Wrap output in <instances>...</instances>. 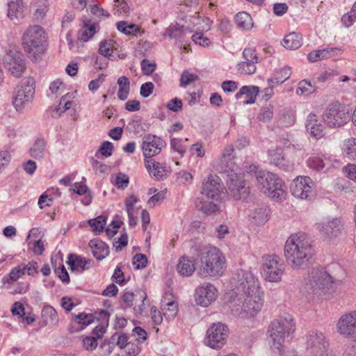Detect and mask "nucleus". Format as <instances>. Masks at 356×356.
I'll return each mask as SVG.
<instances>
[{
  "mask_svg": "<svg viewBox=\"0 0 356 356\" xmlns=\"http://www.w3.org/2000/svg\"><path fill=\"white\" fill-rule=\"evenodd\" d=\"M195 270V264L192 260L187 257H181L177 266V272L182 276H190Z\"/></svg>",
  "mask_w": 356,
  "mask_h": 356,
  "instance_id": "c85d7f7f",
  "label": "nucleus"
},
{
  "mask_svg": "<svg viewBox=\"0 0 356 356\" xmlns=\"http://www.w3.org/2000/svg\"><path fill=\"white\" fill-rule=\"evenodd\" d=\"M291 75V70L289 67H284L277 71L274 76L268 80L271 84L279 85L287 80Z\"/></svg>",
  "mask_w": 356,
  "mask_h": 356,
  "instance_id": "58836bf2",
  "label": "nucleus"
},
{
  "mask_svg": "<svg viewBox=\"0 0 356 356\" xmlns=\"http://www.w3.org/2000/svg\"><path fill=\"white\" fill-rule=\"evenodd\" d=\"M333 277L323 268H313L305 280V289L310 295L321 296L330 293Z\"/></svg>",
  "mask_w": 356,
  "mask_h": 356,
  "instance_id": "0eeeda50",
  "label": "nucleus"
},
{
  "mask_svg": "<svg viewBox=\"0 0 356 356\" xmlns=\"http://www.w3.org/2000/svg\"><path fill=\"white\" fill-rule=\"evenodd\" d=\"M268 156V160L271 164L279 167L283 170L289 171L292 167L290 163L286 159L284 150L281 147H272L269 149Z\"/></svg>",
  "mask_w": 356,
  "mask_h": 356,
  "instance_id": "412c9836",
  "label": "nucleus"
},
{
  "mask_svg": "<svg viewBox=\"0 0 356 356\" xmlns=\"http://www.w3.org/2000/svg\"><path fill=\"white\" fill-rule=\"evenodd\" d=\"M263 261L266 280L269 282H280L284 271V264L282 259L277 255L270 254L264 257Z\"/></svg>",
  "mask_w": 356,
  "mask_h": 356,
  "instance_id": "ddd939ff",
  "label": "nucleus"
},
{
  "mask_svg": "<svg viewBox=\"0 0 356 356\" xmlns=\"http://www.w3.org/2000/svg\"><path fill=\"white\" fill-rule=\"evenodd\" d=\"M93 256L98 260L105 258L109 253L108 246L103 241L92 240L89 243Z\"/></svg>",
  "mask_w": 356,
  "mask_h": 356,
  "instance_id": "a878e982",
  "label": "nucleus"
},
{
  "mask_svg": "<svg viewBox=\"0 0 356 356\" xmlns=\"http://www.w3.org/2000/svg\"><path fill=\"white\" fill-rule=\"evenodd\" d=\"M24 268L22 265H19L11 270L9 273L10 279L13 281H16L24 274Z\"/></svg>",
  "mask_w": 356,
  "mask_h": 356,
  "instance_id": "0e129e2a",
  "label": "nucleus"
},
{
  "mask_svg": "<svg viewBox=\"0 0 356 356\" xmlns=\"http://www.w3.org/2000/svg\"><path fill=\"white\" fill-rule=\"evenodd\" d=\"M218 296L216 288L210 283H204L195 290V301L198 305L208 307Z\"/></svg>",
  "mask_w": 356,
  "mask_h": 356,
  "instance_id": "aec40b11",
  "label": "nucleus"
},
{
  "mask_svg": "<svg viewBox=\"0 0 356 356\" xmlns=\"http://www.w3.org/2000/svg\"><path fill=\"white\" fill-rule=\"evenodd\" d=\"M258 188L268 197L278 200L285 198L284 183L275 174L266 170L255 172Z\"/></svg>",
  "mask_w": 356,
  "mask_h": 356,
  "instance_id": "6e6552de",
  "label": "nucleus"
},
{
  "mask_svg": "<svg viewBox=\"0 0 356 356\" xmlns=\"http://www.w3.org/2000/svg\"><path fill=\"white\" fill-rule=\"evenodd\" d=\"M35 83L33 77H27L16 88L13 103L17 111H22L26 104L31 102L35 93Z\"/></svg>",
  "mask_w": 356,
  "mask_h": 356,
  "instance_id": "f8f14e48",
  "label": "nucleus"
},
{
  "mask_svg": "<svg viewBox=\"0 0 356 356\" xmlns=\"http://www.w3.org/2000/svg\"><path fill=\"white\" fill-rule=\"evenodd\" d=\"M165 146V141L156 135L147 134L143 138L142 150L145 159L159 154Z\"/></svg>",
  "mask_w": 356,
  "mask_h": 356,
  "instance_id": "a211bd4d",
  "label": "nucleus"
},
{
  "mask_svg": "<svg viewBox=\"0 0 356 356\" xmlns=\"http://www.w3.org/2000/svg\"><path fill=\"white\" fill-rule=\"evenodd\" d=\"M170 146L171 148L173 149L175 151L177 152L179 154H180L181 156L184 154L186 152V149L182 145V140L172 138L170 140Z\"/></svg>",
  "mask_w": 356,
  "mask_h": 356,
  "instance_id": "4d7b16f0",
  "label": "nucleus"
},
{
  "mask_svg": "<svg viewBox=\"0 0 356 356\" xmlns=\"http://www.w3.org/2000/svg\"><path fill=\"white\" fill-rule=\"evenodd\" d=\"M197 79V76L189 73L188 71H184L180 78L181 86H186Z\"/></svg>",
  "mask_w": 356,
  "mask_h": 356,
  "instance_id": "864d4df0",
  "label": "nucleus"
},
{
  "mask_svg": "<svg viewBox=\"0 0 356 356\" xmlns=\"http://www.w3.org/2000/svg\"><path fill=\"white\" fill-rule=\"evenodd\" d=\"M113 145L112 143L109 141H104L100 148L99 149V152L104 156H110L112 154Z\"/></svg>",
  "mask_w": 356,
  "mask_h": 356,
  "instance_id": "e2e57ef3",
  "label": "nucleus"
},
{
  "mask_svg": "<svg viewBox=\"0 0 356 356\" xmlns=\"http://www.w3.org/2000/svg\"><path fill=\"white\" fill-rule=\"evenodd\" d=\"M337 49L326 48L323 49L314 50L309 52L307 55V58L311 62H316L321 60L330 58L334 55Z\"/></svg>",
  "mask_w": 356,
  "mask_h": 356,
  "instance_id": "2f4dec72",
  "label": "nucleus"
},
{
  "mask_svg": "<svg viewBox=\"0 0 356 356\" xmlns=\"http://www.w3.org/2000/svg\"><path fill=\"white\" fill-rule=\"evenodd\" d=\"M42 316L46 325H56L59 321L56 310L50 305H46L43 307L42 310Z\"/></svg>",
  "mask_w": 356,
  "mask_h": 356,
  "instance_id": "72a5a7b5",
  "label": "nucleus"
},
{
  "mask_svg": "<svg viewBox=\"0 0 356 356\" xmlns=\"http://www.w3.org/2000/svg\"><path fill=\"white\" fill-rule=\"evenodd\" d=\"M273 116V106L271 105H268L261 108L258 118L263 122H268L272 119Z\"/></svg>",
  "mask_w": 356,
  "mask_h": 356,
  "instance_id": "3c124183",
  "label": "nucleus"
},
{
  "mask_svg": "<svg viewBox=\"0 0 356 356\" xmlns=\"http://www.w3.org/2000/svg\"><path fill=\"white\" fill-rule=\"evenodd\" d=\"M252 222L261 225L265 224L269 218V209L265 204H259L253 207L248 213Z\"/></svg>",
  "mask_w": 356,
  "mask_h": 356,
  "instance_id": "4be33fe9",
  "label": "nucleus"
},
{
  "mask_svg": "<svg viewBox=\"0 0 356 356\" xmlns=\"http://www.w3.org/2000/svg\"><path fill=\"white\" fill-rule=\"evenodd\" d=\"M237 26L243 30H250L253 26L251 16L246 12H239L235 17Z\"/></svg>",
  "mask_w": 356,
  "mask_h": 356,
  "instance_id": "473e14b6",
  "label": "nucleus"
},
{
  "mask_svg": "<svg viewBox=\"0 0 356 356\" xmlns=\"http://www.w3.org/2000/svg\"><path fill=\"white\" fill-rule=\"evenodd\" d=\"M337 332L346 338L353 337L356 334V310H352L341 315L337 321Z\"/></svg>",
  "mask_w": 356,
  "mask_h": 356,
  "instance_id": "dca6fc26",
  "label": "nucleus"
},
{
  "mask_svg": "<svg viewBox=\"0 0 356 356\" xmlns=\"http://www.w3.org/2000/svg\"><path fill=\"white\" fill-rule=\"evenodd\" d=\"M328 164V161L319 155L312 156L307 160V165L316 171H325Z\"/></svg>",
  "mask_w": 356,
  "mask_h": 356,
  "instance_id": "f704fd0d",
  "label": "nucleus"
},
{
  "mask_svg": "<svg viewBox=\"0 0 356 356\" xmlns=\"http://www.w3.org/2000/svg\"><path fill=\"white\" fill-rule=\"evenodd\" d=\"M343 225L340 218L326 219L317 224L320 236L326 241L337 238L341 233Z\"/></svg>",
  "mask_w": 356,
  "mask_h": 356,
  "instance_id": "2eb2a0df",
  "label": "nucleus"
},
{
  "mask_svg": "<svg viewBox=\"0 0 356 356\" xmlns=\"http://www.w3.org/2000/svg\"><path fill=\"white\" fill-rule=\"evenodd\" d=\"M162 311L163 315L167 321L174 318L178 312L177 304L174 301H169L165 302L162 300Z\"/></svg>",
  "mask_w": 356,
  "mask_h": 356,
  "instance_id": "e433bc0d",
  "label": "nucleus"
},
{
  "mask_svg": "<svg viewBox=\"0 0 356 356\" xmlns=\"http://www.w3.org/2000/svg\"><path fill=\"white\" fill-rule=\"evenodd\" d=\"M259 92V88L257 86H243L238 92L236 94V98L239 99L243 95H246L247 99L243 101L244 104H253L255 102L256 97Z\"/></svg>",
  "mask_w": 356,
  "mask_h": 356,
  "instance_id": "cd10ccee",
  "label": "nucleus"
},
{
  "mask_svg": "<svg viewBox=\"0 0 356 356\" xmlns=\"http://www.w3.org/2000/svg\"><path fill=\"white\" fill-rule=\"evenodd\" d=\"M324 122L330 127H340L349 120V113L346 106L339 103L329 104L323 113Z\"/></svg>",
  "mask_w": 356,
  "mask_h": 356,
  "instance_id": "9b49d317",
  "label": "nucleus"
},
{
  "mask_svg": "<svg viewBox=\"0 0 356 356\" xmlns=\"http://www.w3.org/2000/svg\"><path fill=\"white\" fill-rule=\"evenodd\" d=\"M302 38L301 35L296 33H291L287 35L282 40V46L290 50L297 49L301 47Z\"/></svg>",
  "mask_w": 356,
  "mask_h": 356,
  "instance_id": "7c9ffc66",
  "label": "nucleus"
},
{
  "mask_svg": "<svg viewBox=\"0 0 356 356\" xmlns=\"http://www.w3.org/2000/svg\"><path fill=\"white\" fill-rule=\"evenodd\" d=\"M47 150V142L42 138H37L29 149V155L36 160L44 158Z\"/></svg>",
  "mask_w": 356,
  "mask_h": 356,
  "instance_id": "b1692460",
  "label": "nucleus"
},
{
  "mask_svg": "<svg viewBox=\"0 0 356 356\" xmlns=\"http://www.w3.org/2000/svg\"><path fill=\"white\" fill-rule=\"evenodd\" d=\"M75 321L83 326H87L94 322L95 317L91 314L82 312L75 316Z\"/></svg>",
  "mask_w": 356,
  "mask_h": 356,
  "instance_id": "8fccbe9b",
  "label": "nucleus"
},
{
  "mask_svg": "<svg viewBox=\"0 0 356 356\" xmlns=\"http://www.w3.org/2000/svg\"><path fill=\"white\" fill-rule=\"evenodd\" d=\"M343 151L350 160H356V138H349L343 141Z\"/></svg>",
  "mask_w": 356,
  "mask_h": 356,
  "instance_id": "4c0bfd02",
  "label": "nucleus"
},
{
  "mask_svg": "<svg viewBox=\"0 0 356 356\" xmlns=\"http://www.w3.org/2000/svg\"><path fill=\"white\" fill-rule=\"evenodd\" d=\"M234 148L232 145H227L219 159L218 170L227 173V193L236 200L248 201L250 190L247 181L236 173L238 170L234 159Z\"/></svg>",
  "mask_w": 356,
  "mask_h": 356,
  "instance_id": "f03ea898",
  "label": "nucleus"
},
{
  "mask_svg": "<svg viewBox=\"0 0 356 356\" xmlns=\"http://www.w3.org/2000/svg\"><path fill=\"white\" fill-rule=\"evenodd\" d=\"M109 343L116 344L121 349H123L127 343V337L124 334L115 333L112 335L109 340Z\"/></svg>",
  "mask_w": 356,
  "mask_h": 356,
  "instance_id": "09e8293b",
  "label": "nucleus"
},
{
  "mask_svg": "<svg viewBox=\"0 0 356 356\" xmlns=\"http://www.w3.org/2000/svg\"><path fill=\"white\" fill-rule=\"evenodd\" d=\"M227 334V326L220 323H213L207 332V345L212 348H221L226 343Z\"/></svg>",
  "mask_w": 356,
  "mask_h": 356,
  "instance_id": "4468645a",
  "label": "nucleus"
},
{
  "mask_svg": "<svg viewBox=\"0 0 356 356\" xmlns=\"http://www.w3.org/2000/svg\"><path fill=\"white\" fill-rule=\"evenodd\" d=\"M284 256L293 270H303L312 263L314 249L308 236L304 233L291 234L286 241Z\"/></svg>",
  "mask_w": 356,
  "mask_h": 356,
  "instance_id": "7ed1b4c3",
  "label": "nucleus"
},
{
  "mask_svg": "<svg viewBox=\"0 0 356 356\" xmlns=\"http://www.w3.org/2000/svg\"><path fill=\"white\" fill-rule=\"evenodd\" d=\"M344 356H356V340H353L346 344Z\"/></svg>",
  "mask_w": 356,
  "mask_h": 356,
  "instance_id": "774afa93",
  "label": "nucleus"
},
{
  "mask_svg": "<svg viewBox=\"0 0 356 356\" xmlns=\"http://www.w3.org/2000/svg\"><path fill=\"white\" fill-rule=\"evenodd\" d=\"M113 51V41L104 40L100 42L99 53L104 57L111 59Z\"/></svg>",
  "mask_w": 356,
  "mask_h": 356,
  "instance_id": "a18cd8bd",
  "label": "nucleus"
},
{
  "mask_svg": "<svg viewBox=\"0 0 356 356\" xmlns=\"http://www.w3.org/2000/svg\"><path fill=\"white\" fill-rule=\"evenodd\" d=\"M164 194L163 193H157L149 199L147 201V205L149 207H154L157 204L161 203L164 200Z\"/></svg>",
  "mask_w": 356,
  "mask_h": 356,
  "instance_id": "69168bd1",
  "label": "nucleus"
},
{
  "mask_svg": "<svg viewBox=\"0 0 356 356\" xmlns=\"http://www.w3.org/2000/svg\"><path fill=\"white\" fill-rule=\"evenodd\" d=\"M65 88V84L60 79L54 81L49 86V90L55 95L60 94L64 91Z\"/></svg>",
  "mask_w": 356,
  "mask_h": 356,
  "instance_id": "6e6d98bb",
  "label": "nucleus"
},
{
  "mask_svg": "<svg viewBox=\"0 0 356 356\" xmlns=\"http://www.w3.org/2000/svg\"><path fill=\"white\" fill-rule=\"evenodd\" d=\"M256 65L247 61H241L236 65V71L238 73L243 75L253 74L256 71Z\"/></svg>",
  "mask_w": 356,
  "mask_h": 356,
  "instance_id": "79ce46f5",
  "label": "nucleus"
},
{
  "mask_svg": "<svg viewBox=\"0 0 356 356\" xmlns=\"http://www.w3.org/2000/svg\"><path fill=\"white\" fill-rule=\"evenodd\" d=\"M295 323L292 315L285 314L274 320L269 325L268 332L272 341V349L281 355L284 352L285 338L295 330Z\"/></svg>",
  "mask_w": 356,
  "mask_h": 356,
  "instance_id": "423d86ee",
  "label": "nucleus"
},
{
  "mask_svg": "<svg viewBox=\"0 0 356 356\" xmlns=\"http://www.w3.org/2000/svg\"><path fill=\"white\" fill-rule=\"evenodd\" d=\"M154 86L152 82H147L142 84L140 90V94L143 97H148L152 95Z\"/></svg>",
  "mask_w": 356,
  "mask_h": 356,
  "instance_id": "bf43d9fd",
  "label": "nucleus"
},
{
  "mask_svg": "<svg viewBox=\"0 0 356 356\" xmlns=\"http://www.w3.org/2000/svg\"><path fill=\"white\" fill-rule=\"evenodd\" d=\"M343 171L346 173L347 177L356 182V165L348 164L343 168Z\"/></svg>",
  "mask_w": 356,
  "mask_h": 356,
  "instance_id": "338daca9",
  "label": "nucleus"
},
{
  "mask_svg": "<svg viewBox=\"0 0 356 356\" xmlns=\"http://www.w3.org/2000/svg\"><path fill=\"white\" fill-rule=\"evenodd\" d=\"M8 6L7 15L11 20L23 17L24 5L22 0L11 1Z\"/></svg>",
  "mask_w": 356,
  "mask_h": 356,
  "instance_id": "c756f323",
  "label": "nucleus"
},
{
  "mask_svg": "<svg viewBox=\"0 0 356 356\" xmlns=\"http://www.w3.org/2000/svg\"><path fill=\"white\" fill-rule=\"evenodd\" d=\"M117 83L119 86L118 97L120 100L124 101L127 99L129 93V79L125 76H122L118 79Z\"/></svg>",
  "mask_w": 356,
  "mask_h": 356,
  "instance_id": "c9c22d12",
  "label": "nucleus"
},
{
  "mask_svg": "<svg viewBox=\"0 0 356 356\" xmlns=\"http://www.w3.org/2000/svg\"><path fill=\"white\" fill-rule=\"evenodd\" d=\"M83 345L87 350H93L97 346V341L95 337H87L83 339Z\"/></svg>",
  "mask_w": 356,
  "mask_h": 356,
  "instance_id": "052dcab7",
  "label": "nucleus"
},
{
  "mask_svg": "<svg viewBox=\"0 0 356 356\" xmlns=\"http://www.w3.org/2000/svg\"><path fill=\"white\" fill-rule=\"evenodd\" d=\"M224 189L218 176L210 175L207 177L202 184V197L196 203L197 208L206 214H211L218 211Z\"/></svg>",
  "mask_w": 356,
  "mask_h": 356,
  "instance_id": "39448f33",
  "label": "nucleus"
},
{
  "mask_svg": "<svg viewBox=\"0 0 356 356\" xmlns=\"http://www.w3.org/2000/svg\"><path fill=\"white\" fill-rule=\"evenodd\" d=\"M5 67L15 77L22 76L25 69L23 55L15 49L9 50L3 58Z\"/></svg>",
  "mask_w": 356,
  "mask_h": 356,
  "instance_id": "f3484780",
  "label": "nucleus"
},
{
  "mask_svg": "<svg viewBox=\"0 0 356 356\" xmlns=\"http://www.w3.org/2000/svg\"><path fill=\"white\" fill-rule=\"evenodd\" d=\"M129 182V178L127 175L122 172H119L116 175L115 185L119 188L124 189L127 187Z\"/></svg>",
  "mask_w": 356,
  "mask_h": 356,
  "instance_id": "5fc2aeb1",
  "label": "nucleus"
},
{
  "mask_svg": "<svg viewBox=\"0 0 356 356\" xmlns=\"http://www.w3.org/2000/svg\"><path fill=\"white\" fill-rule=\"evenodd\" d=\"M356 20V14L350 10L349 13L343 15L341 17V22L346 27H350Z\"/></svg>",
  "mask_w": 356,
  "mask_h": 356,
  "instance_id": "13d9d810",
  "label": "nucleus"
},
{
  "mask_svg": "<svg viewBox=\"0 0 356 356\" xmlns=\"http://www.w3.org/2000/svg\"><path fill=\"white\" fill-rule=\"evenodd\" d=\"M233 286L227 301L232 314L243 318L254 317L264 305V292L258 279L251 273L241 270L231 280Z\"/></svg>",
  "mask_w": 356,
  "mask_h": 356,
  "instance_id": "f257e3e1",
  "label": "nucleus"
},
{
  "mask_svg": "<svg viewBox=\"0 0 356 356\" xmlns=\"http://www.w3.org/2000/svg\"><path fill=\"white\" fill-rule=\"evenodd\" d=\"M123 349L124 350L119 354L120 356H136L140 351L138 344L131 342L128 343Z\"/></svg>",
  "mask_w": 356,
  "mask_h": 356,
  "instance_id": "49530a36",
  "label": "nucleus"
},
{
  "mask_svg": "<svg viewBox=\"0 0 356 356\" xmlns=\"http://www.w3.org/2000/svg\"><path fill=\"white\" fill-rule=\"evenodd\" d=\"M313 185L314 182L310 177H297L291 184V193L297 198L307 199L312 195Z\"/></svg>",
  "mask_w": 356,
  "mask_h": 356,
  "instance_id": "6ab92c4d",
  "label": "nucleus"
},
{
  "mask_svg": "<svg viewBox=\"0 0 356 356\" xmlns=\"http://www.w3.org/2000/svg\"><path fill=\"white\" fill-rule=\"evenodd\" d=\"M316 90L315 86L312 85L310 81L305 79L299 82L296 93L300 95H309L315 92Z\"/></svg>",
  "mask_w": 356,
  "mask_h": 356,
  "instance_id": "ea45409f",
  "label": "nucleus"
},
{
  "mask_svg": "<svg viewBox=\"0 0 356 356\" xmlns=\"http://www.w3.org/2000/svg\"><path fill=\"white\" fill-rule=\"evenodd\" d=\"M306 128L310 135L318 139L324 136V126L319 122L316 115L310 113L307 118Z\"/></svg>",
  "mask_w": 356,
  "mask_h": 356,
  "instance_id": "5701e85b",
  "label": "nucleus"
},
{
  "mask_svg": "<svg viewBox=\"0 0 356 356\" xmlns=\"http://www.w3.org/2000/svg\"><path fill=\"white\" fill-rule=\"evenodd\" d=\"M106 223V218L103 215L88 220V224L92 228V231L97 234H99L103 232Z\"/></svg>",
  "mask_w": 356,
  "mask_h": 356,
  "instance_id": "a19ab883",
  "label": "nucleus"
},
{
  "mask_svg": "<svg viewBox=\"0 0 356 356\" xmlns=\"http://www.w3.org/2000/svg\"><path fill=\"white\" fill-rule=\"evenodd\" d=\"M67 264L70 266L72 270L88 269L91 266V260L84 257L71 254L68 257Z\"/></svg>",
  "mask_w": 356,
  "mask_h": 356,
  "instance_id": "bb28decb",
  "label": "nucleus"
},
{
  "mask_svg": "<svg viewBox=\"0 0 356 356\" xmlns=\"http://www.w3.org/2000/svg\"><path fill=\"white\" fill-rule=\"evenodd\" d=\"M330 343L325 334L321 331L312 330L306 335L305 350L308 355L315 356L329 353Z\"/></svg>",
  "mask_w": 356,
  "mask_h": 356,
  "instance_id": "9d476101",
  "label": "nucleus"
},
{
  "mask_svg": "<svg viewBox=\"0 0 356 356\" xmlns=\"http://www.w3.org/2000/svg\"><path fill=\"white\" fill-rule=\"evenodd\" d=\"M141 67L145 74L149 75L155 70L156 64L150 63L147 59H143L141 62Z\"/></svg>",
  "mask_w": 356,
  "mask_h": 356,
  "instance_id": "680f3d73",
  "label": "nucleus"
},
{
  "mask_svg": "<svg viewBox=\"0 0 356 356\" xmlns=\"http://www.w3.org/2000/svg\"><path fill=\"white\" fill-rule=\"evenodd\" d=\"M198 274L202 277L218 278L227 268L225 256L216 247L204 245L200 248Z\"/></svg>",
  "mask_w": 356,
  "mask_h": 356,
  "instance_id": "20e7f679",
  "label": "nucleus"
},
{
  "mask_svg": "<svg viewBox=\"0 0 356 356\" xmlns=\"http://www.w3.org/2000/svg\"><path fill=\"white\" fill-rule=\"evenodd\" d=\"M95 33L96 29L95 24L88 25V24H85L80 31L79 38L83 42H86L91 38Z\"/></svg>",
  "mask_w": 356,
  "mask_h": 356,
  "instance_id": "c03bdc74",
  "label": "nucleus"
},
{
  "mask_svg": "<svg viewBox=\"0 0 356 356\" xmlns=\"http://www.w3.org/2000/svg\"><path fill=\"white\" fill-rule=\"evenodd\" d=\"M45 32L40 26H29L22 35V45L28 56L31 59L38 60L39 54L45 49Z\"/></svg>",
  "mask_w": 356,
  "mask_h": 356,
  "instance_id": "1a4fd4ad",
  "label": "nucleus"
},
{
  "mask_svg": "<svg viewBox=\"0 0 356 356\" xmlns=\"http://www.w3.org/2000/svg\"><path fill=\"white\" fill-rule=\"evenodd\" d=\"M117 29L119 31L125 35H135L139 31V28L134 24H127V22L121 21L117 24Z\"/></svg>",
  "mask_w": 356,
  "mask_h": 356,
  "instance_id": "37998d69",
  "label": "nucleus"
},
{
  "mask_svg": "<svg viewBox=\"0 0 356 356\" xmlns=\"http://www.w3.org/2000/svg\"><path fill=\"white\" fill-rule=\"evenodd\" d=\"M243 58L245 61L250 62L254 65L259 61V58L254 48H245L243 51Z\"/></svg>",
  "mask_w": 356,
  "mask_h": 356,
  "instance_id": "de8ad7c7",
  "label": "nucleus"
},
{
  "mask_svg": "<svg viewBox=\"0 0 356 356\" xmlns=\"http://www.w3.org/2000/svg\"><path fill=\"white\" fill-rule=\"evenodd\" d=\"M147 264V258L143 254H136L133 258V264L136 268H144Z\"/></svg>",
  "mask_w": 356,
  "mask_h": 356,
  "instance_id": "603ef678",
  "label": "nucleus"
},
{
  "mask_svg": "<svg viewBox=\"0 0 356 356\" xmlns=\"http://www.w3.org/2000/svg\"><path fill=\"white\" fill-rule=\"evenodd\" d=\"M145 168L149 172L151 177H154L157 180L163 179L165 176V168L159 162H156L150 159H145Z\"/></svg>",
  "mask_w": 356,
  "mask_h": 356,
  "instance_id": "393cba45",
  "label": "nucleus"
}]
</instances>
